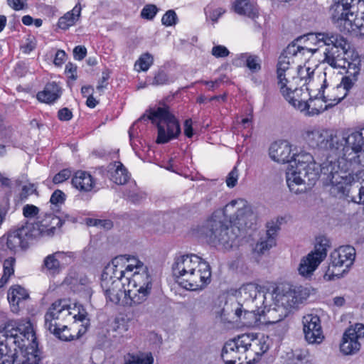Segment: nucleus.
Masks as SVG:
<instances>
[{
  "label": "nucleus",
  "mask_w": 364,
  "mask_h": 364,
  "mask_svg": "<svg viewBox=\"0 0 364 364\" xmlns=\"http://www.w3.org/2000/svg\"><path fill=\"white\" fill-rule=\"evenodd\" d=\"M336 139L338 143L331 148V159L341 169L349 173L351 166L364 164V127L347 136L336 134Z\"/></svg>",
  "instance_id": "obj_4"
},
{
  "label": "nucleus",
  "mask_w": 364,
  "mask_h": 364,
  "mask_svg": "<svg viewBox=\"0 0 364 364\" xmlns=\"http://www.w3.org/2000/svg\"><path fill=\"white\" fill-rule=\"evenodd\" d=\"M108 168V171L110 173V179L114 183L122 185L128 181L129 173L120 161H115L114 164H109Z\"/></svg>",
  "instance_id": "obj_32"
},
{
  "label": "nucleus",
  "mask_w": 364,
  "mask_h": 364,
  "mask_svg": "<svg viewBox=\"0 0 364 364\" xmlns=\"http://www.w3.org/2000/svg\"><path fill=\"white\" fill-rule=\"evenodd\" d=\"M245 205V200L241 198L232 200L228 203L223 210L217 211L220 218V215L223 214L226 219H228L230 223H232L235 218V212H239L241 208H243Z\"/></svg>",
  "instance_id": "obj_37"
},
{
  "label": "nucleus",
  "mask_w": 364,
  "mask_h": 364,
  "mask_svg": "<svg viewBox=\"0 0 364 364\" xmlns=\"http://www.w3.org/2000/svg\"><path fill=\"white\" fill-rule=\"evenodd\" d=\"M65 258V255L63 252L58 251L48 255L41 266L42 272L51 275L58 274L63 269L62 261Z\"/></svg>",
  "instance_id": "obj_25"
},
{
  "label": "nucleus",
  "mask_w": 364,
  "mask_h": 364,
  "mask_svg": "<svg viewBox=\"0 0 364 364\" xmlns=\"http://www.w3.org/2000/svg\"><path fill=\"white\" fill-rule=\"evenodd\" d=\"M315 161L313 156L306 152H302L300 154H294V158L292 159V163L291 164L288 169L293 170H304V167H307L309 164Z\"/></svg>",
  "instance_id": "obj_38"
},
{
  "label": "nucleus",
  "mask_w": 364,
  "mask_h": 364,
  "mask_svg": "<svg viewBox=\"0 0 364 364\" xmlns=\"http://www.w3.org/2000/svg\"><path fill=\"white\" fill-rule=\"evenodd\" d=\"M218 212H215L209 218L203 230L209 242L215 247L228 250L237 238L232 225L219 218Z\"/></svg>",
  "instance_id": "obj_10"
},
{
  "label": "nucleus",
  "mask_w": 364,
  "mask_h": 364,
  "mask_svg": "<svg viewBox=\"0 0 364 364\" xmlns=\"http://www.w3.org/2000/svg\"><path fill=\"white\" fill-rule=\"evenodd\" d=\"M58 117L61 121H68L72 119L73 113L68 108L65 107L58 111Z\"/></svg>",
  "instance_id": "obj_60"
},
{
  "label": "nucleus",
  "mask_w": 364,
  "mask_h": 364,
  "mask_svg": "<svg viewBox=\"0 0 364 364\" xmlns=\"http://www.w3.org/2000/svg\"><path fill=\"white\" fill-rule=\"evenodd\" d=\"M154 63V57L149 53H143L135 63L138 70L146 71Z\"/></svg>",
  "instance_id": "obj_46"
},
{
  "label": "nucleus",
  "mask_w": 364,
  "mask_h": 364,
  "mask_svg": "<svg viewBox=\"0 0 364 364\" xmlns=\"http://www.w3.org/2000/svg\"><path fill=\"white\" fill-rule=\"evenodd\" d=\"M66 54L64 50H58L53 60V63L57 66H61L65 60Z\"/></svg>",
  "instance_id": "obj_64"
},
{
  "label": "nucleus",
  "mask_w": 364,
  "mask_h": 364,
  "mask_svg": "<svg viewBox=\"0 0 364 364\" xmlns=\"http://www.w3.org/2000/svg\"><path fill=\"white\" fill-rule=\"evenodd\" d=\"M260 289V286L252 282L243 284L238 289V306L235 310V315L245 325H252L258 320L259 304L264 300Z\"/></svg>",
  "instance_id": "obj_7"
},
{
  "label": "nucleus",
  "mask_w": 364,
  "mask_h": 364,
  "mask_svg": "<svg viewBox=\"0 0 364 364\" xmlns=\"http://www.w3.org/2000/svg\"><path fill=\"white\" fill-rule=\"evenodd\" d=\"M302 323L306 340L309 343H321L324 336L320 318L316 315L308 314L303 317Z\"/></svg>",
  "instance_id": "obj_19"
},
{
  "label": "nucleus",
  "mask_w": 364,
  "mask_h": 364,
  "mask_svg": "<svg viewBox=\"0 0 364 364\" xmlns=\"http://www.w3.org/2000/svg\"><path fill=\"white\" fill-rule=\"evenodd\" d=\"M39 212V209L33 205H26L23 208V213L26 218L36 216Z\"/></svg>",
  "instance_id": "obj_58"
},
{
  "label": "nucleus",
  "mask_w": 364,
  "mask_h": 364,
  "mask_svg": "<svg viewBox=\"0 0 364 364\" xmlns=\"http://www.w3.org/2000/svg\"><path fill=\"white\" fill-rule=\"evenodd\" d=\"M149 118L153 124H156L158 136L156 142L157 144L168 143L180 135L181 127L178 120L170 112L168 106L164 105L151 110Z\"/></svg>",
  "instance_id": "obj_9"
},
{
  "label": "nucleus",
  "mask_w": 364,
  "mask_h": 364,
  "mask_svg": "<svg viewBox=\"0 0 364 364\" xmlns=\"http://www.w3.org/2000/svg\"><path fill=\"white\" fill-rule=\"evenodd\" d=\"M0 364H39L38 359L37 356L33 353H28L26 355L23 356V358L18 363L16 360H14L13 363H11L9 359L4 358Z\"/></svg>",
  "instance_id": "obj_48"
},
{
  "label": "nucleus",
  "mask_w": 364,
  "mask_h": 364,
  "mask_svg": "<svg viewBox=\"0 0 364 364\" xmlns=\"http://www.w3.org/2000/svg\"><path fill=\"white\" fill-rule=\"evenodd\" d=\"M177 20V16L173 10H168L162 16L161 22L166 26L175 25Z\"/></svg>",
  "instance_id": "obj_51"
},
{
  "label": "nucleus",
  "mask_w": 364,
  "mask_h": 364,
  "mask_svg": "<svg viewBox=\"0 0 364 364\" xmlns=\"http://www.w3.org/2000/svg\"><path fill=\"white\" fill-rule=\"evenodd\" d=\"M299 92L296 95L292 93L291 91L287 93V96H283L284 98L294 107L296 108L300 111H309L310 104L307 100L309 97V94L307 92V89L304 90L302 88H299Z\"/></svg>",
  "instance_id": "obj_28"
},
{
  "label": "nucleus",
  "mask_w": 364,
  "mask_h": 364,
  "mask_svg": "<svg viewBox=\"0 0 364 364\" xmlns=\"http://www.w3.org/2000/svg\"><path fill=\"white\" fill-rule=\"evenodd\" d=\"M12 322V326H13V330H11L10 331V341H11V344H14L16 346L20 348H22L25 346H27L26 343H24V342H23V340L21 339V338H20V334H19V332L21 331V329L19 328V327L17 326V323L16 322H14V321H11Z\"/></svg>",
  "instance_id": "obj_45"
},
{
  "label": "nucleus",
  "mask_w": 364,
  "mask_h": 364,
  "mask_svg": "<svg viewBox=\"0 0 364 364\" xmlns=\"http://www.w3.org/2000/svg\"><path fill=\"white\" fill-rule=\"evenodd\" d=\"M17 326L21 329L19 332V336L20 338H21L24 343H26V342L27 341L28 343V345L31 342H35L36 339V334L31 326V323L29 321L26 322L24 324L17 323Z\"/></svg>",
  "instance_id": "obj_41"
},
{
  "label": "nucleus",
  "mask_w": 364,
  "mask_h": 364,
  "mask_svg": "<svg viewBox=\"0 0 364 364\" xmlns=\"http://www.w3.org/2000/svg\"><path fill=\"white\" fill-rule=\"evenodd\" d=\"M159 9L156 7V5L146 4L142 9L140 15L142 18L146 20H152L155 17Z\"/></svg>",
  "instance_id": "obj_49"
},
{
  "label": "nucleus",
  "mask_w": 364,
  "mask_h": 364,
  "mask_svg": "<svg viewBox=\"0 0 364 364\" xmlns=\"http://www.w3.org/2000/svg\"><path fill=\"white\" fill-rule=\"evenodd\" d=\"M277 87L282 96H287V93L289 91L296 95L299 92L298 90L299 83H297L296 78H285L284 75H277Z\"/></svg>",
  "instance_id": "obj_34"
},
{
  "label": "nucleus",
  "mask_w": 364,
  "mask_h": 364,
  "mask_svg": "<svg viewBox=\"0 0 364 364\" xmlns=\"http://www.w3.org/2000/svg\"><path fill=\"white\" fill-rule=\"evenodd\" d=\"M168 83V78L164 71L157 72L151 82L153 85H163Z\"/></svg>",
  "instance_id": "obj_53"
},
{
  "label": "nucleus",
  "mask_w": 364,
  "mask_h": 364,
  "mask_svg": "<svg viewBox=\"0 0 364 364\" xmlns=\"http://www.w3.org/2000/svg\"><path fill=\"white\" fill-rule=\"evenodd\" d=\"M28 298V294L26 289L20 285H13L8 290L7 299L13 312H17L19 303Z\"/></svg>",
  "instance_id": "obj_29"
},
{
  "label": "nucleus",
  "mask_w": 364,
  "mask_h": 364,
  "mask_svg": "<svg viewBox=\"0 0 364 364\" xmlns=\"http://www.w3.org/2000/svg\"><path fill=\"white\" fill-rule=\"evenodd\" d=\"M291 151V145L287 141H275L269 147V156L278 163H292Z\"/></svg>",
  "instance_id": "obj_21"
},
{
  "label": "nucleus",
  "mask_w": 364,
  "mask_h": 364,
  "mask_svg": "<svg viewBox=\"0 0 364 364\" xmlns=\"http://www.w3.org/2000/svg\"><path fill=\"white\" fill-rule=\"evenodd\" d=\"M81 12V6L80 4L75 5L72 11L67 12L63 16L58 20V26L63 30L68 29L72 26L78 20Z\"/></svg>",
  "instance_id": "obj_36"
},
{
  "label": "nucleus",
  "mask_w": 364,
  "mask_h": 364,
  "mask_svg": "<svg viewBox=\"0 0 364 364\" xmlns=\"http://www.w3.org/2000/svg\"><path fill=\"white\" fill-rule=\"evenodd\" d=\"M239 176V171L236 166L228 173L226 178L227 186L230 188H233L236 186Z\"/></svg>",
  "instance_id": "obj_55"
},
{
  "label": "nucleus",
  "mask_w": 364,
  "mask_h": 364,
  "mask_svg": "<svg viewBox=\"0 0 364 364\" xmlns=\"http://www.w3.org/2000/svg\"><path fill=\"white\" fill-rule=\"evenodd\" d=\"M316 240L314 250L301 260L299 272L304 277L311 276L326 257L329 241L323 237H318Z\"/></svg>",
  "instance_id": "obj_14"
},
{
  "label": "nucleus",
  "mask_w": 364,
  "mask_h": 364,
  "mask_svg": "<svg viewBox=\"0 0 364 364\" xmlns=\"http://www.w3.org/2000/svg\"><path fill=\"white\" fill-rule=\"evenodd\" d=\"M121 257H115L103 269L100 286L107 301L117 304L121 297L126 296L127 289L122 279H125L126 270L120 266Z\"/></svg>",
  "instance_id": "obj_8"
},
{
  "label": "nucleus",
  "mask_w": 364,
  "mask_h": 364,
  "mask_svg": "<svg viewBox=\"0 0 364 364\" xmlns=\"http://www.w3.org/2000/svg\"><path fill=\"white\" fill-rule=\"evenodd\" d=\"M62 88L55 82L46 84L43 90L36 94L37 100L48 105L54 104L61 97Z\"/></svg>",
  "instance_id": "obj_26"
},
{
  "label": "nucleus",
  "mask_w": 364,
  "mask_h": 364,
  "mask_svg": "<svg viewBox=\"0 0 364 364\" xmlns=\"http://www.w3.org/2000/svg\"><path fill=\"white\" fill-rule=\"evenodd\" d=\"M71 183L73 187L82 192H90L95 186V180L93 177L88 172L84 171L75 172Z\"/></svg>",
  "instance_id": "obj_27"
},
{
  "label": "nucleus",
  "mask_w": 364,
  "mask_h": 364,
  "mask_svg": "<svg viewBox=\"0 0 364 364\" xmlns=\"http://www.w3.org/2000/svg\"><path fill=\"white\" fill-rule=\"evenodd\" d=\"M328 157L321 164L316 161L309 164L304 170L287 169L286 172L287 183L290 191L296 194L303 191L299 186L308 183L309 185L315 183L318 176L322 178L323 185L330 186L331 194L337 197L347 191V185L351 180L350 173L341 169L339 165Z\"/></svg>",
  "instance_id": "obj_1"
},
{
  "label": "nucleus",
  "mask_w": 364,
  "mask_h": 364,
  "mask_svg": "<svg viewBox=\"0 0 364 364\" xmlns=\"http://www.w3.org/2000/svg\"><path fill=\"white\" fill-rule=\"evenodd\" d=\"M154 358L151 353L141 355L128 354L124 364H153Z\"/></svg>",
  "instance_id": "obj_43"
},
{
  "label": "nucleus",
  "mask_w": 364,
  "mask_h": 364,
  "mask_svg": "<svg viewBox=\"0 0 364 364\" xmlns=\"http://www.w3.org/2000/svg\"><path fill=\"white\" fill-rule=\"evenodd\" d=\"M274 299L277 305L285 307L287 311L299 301L296 292L289 287H277L274 291Z\"/></svg>",
  "instance_id": "obj_22"
},
{
  "label": "nucleus",
  "mask_w": 364,
  "mask_h": 364,
  "mask_svg": "<svg viewBox=\"0 0 364 364\" xmlns=\"http://www.w3.org/2000/svg\"><path fill=\"white\" fill-rule=\"evenodd\" d=\"M350 4L348 1L338 0L331 6L330 13L334 23H338L340 26L342 25L343 22L344 26L347 23L348 25L351 24V21L348 18L349 15L353 16V14L350 12Z\"/></svg>",
  "instance_id": "obj_23"
},
{
  "label": "nucleus",
  "mask_w": 364,
  "mask_h": 364,
  "mask_svg": "<svg viewBox=\"0 0 364 364\" xmlns=\"http://www.w3.org/2000/svg\"><path fill=\"white\" fill-rule=\"evenodd\" d=\"M28 232L29 229L23 228L21 226L9 230L0 237V261L28 247L30 242L26 237Z\"/></svg>",
  "instance_id": "obj_12"
},
{
  "label": "nucleus",
  "mask_w": 364,
  "mask_h": 364,
  "mask_svg": "<svg viewBox=\"0 0 364 364\" xmlns=\"http://www.w3.org/2000/svg\"><path fill=\"white\" fill-rule=\"evenodd\" d=\"M172 272L178 285L187 290L202 289L210 282L209 264L196 255L176 257L172 265Z\"/></svg>",
  "instance_id": "obj_2"
},
{
  "label": "nucleus",
  "mask_w": 364,
  "mask_h": 364,
  "mask_svg": "<svg viewBox=\"0 0 364 364\" xmlns=\"http://www.w3.org/2000/svg\"><path fill=\"white\" fill-rule=\"evenodd\" d=\"M77 67L76 65H75L72 63H68L65 65V73L67 75L68 79H70L73 81L77 80Z\"/></svg>",
  "instance_id": "obj_56"
},
{
  "label": "nucleus",
  "mask_w": 364,
  "mask_h": 364,
  "mask_svg": "<svg viewBox=\"0 0 364 364\" xmlns=\"http://www.w3.org/2000/svg\"><path fill=\"white\" fill-rule=\"evenodd\" d=\"M241 59L245 61L246 66L252 72L256 73L261 69V60L257 55L242 54Z\"/></svg>",
  "instance_id": "obj_44"
},
{
  "label": "nucleus",
  "mask_w": 364,
  "mask_h": 364,
  "mask_svg": "<svg viewBox=\"0 0 364 364\" xmlns=\"http://www.w3.org/2000/svg\"><path fill=\"white\" fill-rule=\"evenodd\" d=\"M225 12V11L221 8H218L213 10L212 12L210 11V8H208L205 9V13L209 14V17L213 21H217L218 18Z\"/></svg>",
  "instance_id": "obj_62"
},
{
  "label": "nucleus",
  "mask_w": 364,
  "mask_h": 364,
  "mask_svg": "<svg viewBox=\"0 0 364 364\" xmlns=\"http://www.w3.org/2000/svg\"><path fill=\"white\" fill-rule=\"evenodd\" d=\"M16 258L10 256L3 262V274L0 278V289L4 287L9 281L11 277L14 274Z\"/></svg>",
  "instance_id": "obj_39"
},
{
  "label": "nucleus",
  "mask_w": 364,
  "mask_h": 364,
  "mask_svg": "<svg viewBox=\"0 0 364 364\" xmlns=\"http://www.w3.org/2000/svg\"><path fill=\"white\" fill-rule=\"evenodd\" d=\"M211 54L217 58H225L229 55L230 51L225 46L218 45L213 47Z\"/></svg>",
  "instance_id": "obj_54"
},
{
  "label": "nucleus",
  "mask_w": 364,
  "mask_h": 364,
  "mask_svg": "<svg viewBox=\"0 0 364 364\" xmlns=\"http://www.w3.org/2000/svg\"><path fill=\"white\" fill-rule=\"evenodd\" d=\"M364 337V325L356 323L348 328L344 333L341 350L346 355L353 354L359 350L360 343L358 339Z\"/></svg>",
  "instance_id": "obj_18"
},
{
  "label": "nucleus",
  "mask_w": 364,
  "mask_h": 364,
  "mask_svg": "<svg viewBox=\"0 0 364 364\" xmlns=\"http://www.w3.org/2000/svg\"><path fill=\"white\" fill-rule=\"evenodd\" d=\"M235 13L255 19L258 17L259 9L257 4L250 0H236L233 5Z\"/></svg>",
  "instance_id": "obj_31"
},
{
  "label": "nucleus",
  "mask_w": 364,
  "mask_h": 364,
  "mask_svg": "<svg viewBox=\"0 0 364 364\" xmlns=\"http://www.w3.org/2000/svg\"><path fill=\"white\" fill-rule=\"evenodd\" d=\"M254 213L245 200V205L243 208L239 210V212H235V215L233 221L240 226L249 227L252 224V221L255 220Z\"/></svg>",
  "instance_id": "obj_35"
},
{
  "label": "nucleus",
  "mask_w": 364,
  "mask_h": 364,
  "mask_svg": "<svg viewBox=\"0 0 364 364\" xmlns=\"http://www.w3.org/2000/svg\"><path fill=\"white\" fill-rule=\"evenodd\" d=\"M242 342L246 351L247 364H253L269 349V344L264 337L254 334H242Z\"/></svg>",
  "instance_id": "obj_16"
},
{
  "label": "nucleus",
  "mask_w": 364,
  "mask_h": 364,
  "mask_svg": "<svg viewBox=\"0 0 364 364\" xmlns=\"http://www.w3.org/2000/svg\"><path fill=\"white\" fill-rule=\"evenodd\" d=\"M125 280L128 282L126 296L130 300V306H136L145 302L149 296L152 287L153 278L144 264L133 257L128 258Z\"/></svg>",
  "instance_id": "obj_5"
},
{
  "label": "nucleus",
  "mask_w": 364,
  "mask_h": 364,
  "mask_svg": "<svg viewBox=\"0 0 364 364\" xmlns=\"http://www.w3.org/2000/svg\"><path fill=\"white\" fill-rule=\"evenodd\" d=\"M75 309L65 299H58L53 302L45 314V328L57 338L63 341H73L83 335L86 328L83 326L75 334L70 333L65 323L71 321V315Z\"/></svg>",
  "instance_id": "obj_6"
},
{
  "label": "nucleus",
  "mask_w": 364,
  "mask_h": 364,
  "mask_svg": "<svg viewBox=\"0 0 364 364\" xmlns=\"http://www.w3.org/2000/svg\"><path fill=\"white\" fill-rule=\"evenodd\" d=\"M350 178V181L346 186L348 188L346 193L339 194L337 197H343L347 200H351L355 203L364 204V185L362 184L360 186H359L358 185H355V183L352 184L354 181V178L351 174Z\"/></svg>",
  "instance_id": "obj_30"
},
{
  "label": "nucleus",
  "mask_w": 364,
  "mask_h": 364,
  "mask_svg": "<svg viewBox=\"0 0 364 364\" xmlns=\"http://www.w3.org/2000/svg\"><path fill=\"white\" fill-rule=\"evenodd\" d=\"M73 55L76 60H82L87 55V49L85 46H77L73 50Z\"/></svg>",
  "instance_id": "obj_59"
},
{
  "label": "nucleus",
  "mask_w": 364,
  "mask_h": 364,
  "mask_svg": "<svg viewBox=\"0 0 364 364\" xmlns=\"http://www.w3.org/2000/svg\"><path fill=\"white\" fill-rule=\"evenodd\" d=\"M7 3L16 11L23 9L26 6V4L23 0H7Z\"/></svg>",
  "instance_id": "obj_63"
},
{
  "label": "nucleus",
  "mask_w": 364,
  "mask_h": 364,
  "mask_svg": "<svg viewBox=\"0 0 364 364\" xmlns=\"http://www.w3.org/2000/svg\"><path fill=\"white\" fill-rule=\"evenodd\" d=\"M314 73V70L311 68L306 67V65L301 66L298 63L296 69L297 83L300 84V82H304L303 85L307 84L311 79Z\"/></svg>",
  "instance_id": "obj_42"
},
{
  "label": "nucleus",
  "mask_w": 364,
  "mask_h": 364,
  "mask_svg": "<svg viewBox=\"0 0 364 364\" xmlns=\"http://www.w3.org/2000/svg\"><path fill=\"white\" fill-rule=\"evenodd\" d=\"M267 231L264 237H261L256 245V250L259 253H264L276 245V237L279 230L278 221H271L267 223Z\"/></svg>",
  "instance_id": "obj_24"
},
{
  "label": "nucleus",
  "mask_w": 364,
  "mask_h": 364,
  "mask_svg": "<svg viewBox=\"0 0 364 364\" xmlns=\"http://www.w3.org/2000/svg\"><path fill=\"white\" fill-rule=\"evenodd\" d=\"M11 330H13L12 322H8L0 326V355L1 358H6V355H9L10 350L1 345L2 342L11 343L9 339Z\"/></svg>",
  "instance_id": "obj_40"
},
{
  "label": "nucleus",
  "mask_w": 364,
  "mask_h": 364,
  "mask_svg": "<svg viewBox=\"0 0 364 364\" xmlns=\"http://www.w3.org/2000/svg\"><path fill=\"white\" fill-rule=\"evenodd\" d=\"M318 50V48H309L296 43L289 44L279 58L277 65V75L282 76L283 73L296 70L295 64L306 61Z\"/></svg>",
  "instance_id": "obj_11"
},
{
  "label": "nucleus",
  "mask_w": 364,
  "mask_h": 364,
  "mask_svg": "<svg viewBox=\"0 0 364 364\" xmlns=\"http://www.w3.org/2000/svg\"><path fill=\"white\" fill-rule=\"evenodd\" d=\"M72 175V171L69 168H65L56 173L53 178V182L55 184L61 183L68 180Z\"/></svg>",
  "instance_id": "obj_52"
},
{
  "label": "nucleus",
  "mask_w": 364,
  "mask_h": 364,
  "mask_svg": "<svg viewBox=\"0 0 364 364\" xmlns=\"http://www.w3.org/2000/svg\"><path fill=\"white\" fill-rule=\"evenodd\" d=\"M87 225L89 226H96L105 230H109L112 228L113 223L110 220H100L95 218L87 219Z\"/></svg>",
  "instance_id": "obj_50"
},
{
  "label": "nucleus",
  "mask_w": 364,
  "mask_h": 364,
  "mask_svg": "<svg viewBox=\"0 0 364 364\" xmlns=\"http://www.w3.org/2000/svg\"><path fill=\"white\" fill-rule=\"evenodd\" d=\"M221 356L225 364H247L241 335L225 343Z\"/></svg>",
  "instance_id": "obj_17"
},
{
  "label": "nucleus",
  "mask_w": 364,
  "mask_h": 364,
  "mask_svg": "<svg viewBox=\"0 0 364 364\" xmlns=\"http://www.w3.org/2000/svg\"><path fill=\"white\" fill-rule=\"evenodd\" d=\"M184 134L188 138H191L193 136V122L191 119H187L183 124Z\"/></svg>",
  "instance_id": "obj_61"
},
{
  "label": "nucleus",
  "mask_w": 364,
  "mask_h": 364,
  "mask_svg": "<svg viewBox=\"0 0 364 364\" xmlns=\"http://www.w3.org/2000/svg\"><path fill=\"white\" fill-rule=\"evenodd\" d=\"M262 313L264 317V322L267 323H276L282 321L286 318L289 311L281 306L277 305L276 303L273 307L269 308L267 311H260V314Z\"/></svg>",
  "instance_id": "obj_33"
},
{
  "label": "nucleus",
  "mask_w": 364,
  "mask_h": 364,
  "mask_svg": "<svg viewBox=\"0 0 364 364\" xmlns=\"http://www.w3.org/2000/svg\"><path fill=\"white\" fill-rule=\"evenodd\" d=\"M342 91V87L337 86L336 87H334L333 89V92L336 94L335 97H330L329 95H327L326 96L324 95V91H323V101L325 102H328V105H335L339 103L346 95V92H345L343 95L340 94V92Z\"/></svg>",
  "instance_id": "obj_47"
},
{
  "label": "nucleus",
  "mask_w": 364,
  "mask_h": 364,
  "mask_svg": "<svg viewBox=\"0 0 364 364\" xmlns=\"http://www.w3.org/2000/svg\"><path fill=\"white\" fill-rule=\"evenodd\" d=\"M65 200V194L60 190H55L51 195L50 202L52 204H62Z\"/></svg>",
  "instance_id": "obj_57"
},
{
  "label": "nucleus",
  "mask_w": 364,
  "mask_h": 364,
  "mask_svg": "<svg viewBox=\"0 0 364 364\" xmlns=\"http://www.w3.org/2000/svg\"><path fill=\"white\" fill-rule=\"evenodd\" d=\"M319 46H326L324 62L333 68L347 70L348 73L356 74L359 72L360 60L358 58L349 59L350 52L346 39L341 35L333 33H318L312 35Z\"/></svg>",
  "instance_id": "obj_3"
},
{
  "label": "nucleus",
  "mask_w": 364,
  "mask_h": 364,
  "mask_svg": "<svg viewBox=\"0 0 364 364\" xmlns=\"http://www.w3.org/2000/svg\"><path fill=\"white\" fill-rule=\"evenodd\" d=\"M332 267H350L355 257V250L350 245L341 246L331 254Z\"/></svg>",
  "instance_id": "obj_20"
},
{
  "label": "nucleus",
  "mask_w": 364,
  "mask_h": 364,
  "mask_svg": "<svg viewBox=\"0 0 364 364\" xmlns=\"http://www.w3.org/2000/svg\"><path fill=\"white\" fill-rule=\"evenodd\" d=\"M302 137L309 146L326 151L329 158H331V148L334 143H338L336 134L325 129L309 128L304 131Z\"/></svg>",
  "instance_id": "obj_13"
},
{
  "label": "nucleus",
  "mask_w": 364,
  "mask_h": 364,
  "mask_svg": "<svg viewBox=\"0 0 364 364\" xmlns=\"http://www.w3.org/2000/svg\"><path fill=\"white\" fill-rule=\"evenodd\" d=\"M62 225V220L59 217L50 215L41 222L26 223L24 225H22V228L29 229L26 237L29 242H31L33 240L41 236L53 235L56 228H60Z\"/></svg>",
  "instance_id": "obj_15"
}]
</instances>
